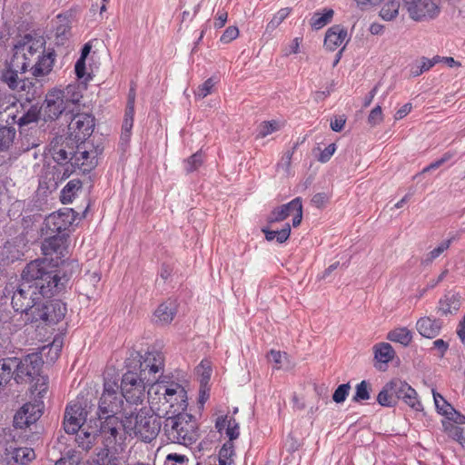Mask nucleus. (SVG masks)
I'll list each match as a JSON object with an SVG mask.
<instances>
[{"instance_id":"nucleus-1","label":"nucleus","mask_w":465,"mask_h":465,"mask_svg":"<svg viewBox=\"0 0 465 465\" xmlns=\"http://www.w3.org/2000/svg\"><path fill=\"white\" fill-rule=\"evenodd\" d=\"M54 294L42 292L40 288L26 282H21L12 296V306L24 314L26 322L55 324L66 313V306L61 301H50Z\"/></svg>"},{"instance_id":"nucleus-2","label":"nucleus","mask_w":465,"mask_h":465,"mask_svg":"<svg viewBox=\"0 0 465 465\" xmlns=\"http://www.w3.org/2000/svg\"><path fill=\"white\" fill-rule=\"evenodd\" d=\"M54 57V51L45 48L43 37L25 35L14 47L12 66L16 70L30 68L35 77H42L52 71Z\"/></svg>"},{"instance_id":"nucleus-3","label":"nucleus","mask_w":465,"mask_h":465,"mask_svg":"<svg viewBox=\"0 0 465 465\" xmlns=\"http://www.w3.org/2000/svg\"><path fill=\"white\" fill-rule=\"evenodd\" d=\"M82 98V89L77 84L48 91L42 105L45 120H56L63 114H73L80 111Z\"/></svg>"},{"instance_id":"nucleus-4","label":"nucleus","mask_w":465,"mask_h":465,"mask_svg":"<svg viewBox=\"0 0 465 465\" xmlns=\"http://www.w3.org/2000/svg\"><path fill=\"white\" fill-rule=\"evenodd\" d=\"M68 279L60 277L54 270L52 260L48 258L36 259L29 262L22 272L21 282H26L40 288L42 292L56 294L65 286Z\"/></svg>"},{"instance_id":"nucleus-5","label":"nucleus","mask_w":465,"mask_h":465,"mask_svg":"<svg viewBox=\"0 0 465 465\" xmlns=\"http://www.w3.org/2000/svg\"><path fill=\"white\" fill-rule=\"evenodd\" d=\"M177 412V410L166 411L163 424V435L167 442L189 446L199 437L198 425L194 417L189 413Z\"/></svg>"},{"instance_id":"nucleus-6","label":"nucleus","mask_w":465,"mask_h":465,"mask_svg":"<svg viewBox=\"0 0 465 465\" xmlns=\"http://www.w3.org/2000/svg\"><path fill=\"white\" fill-rule=\"evenodd\" d=\"M161 412L148 411L144 408L137 412H132L123 420V426L129 434H134L143 441L151 442L160 432Z\"/></svg>"},{"instance_id":"nucleus-7","label":"nucleus","mask_w":465,"mask_h":465,"mask_svg":"<svg viewBox=\"0 0 465 465\" xmlns=\"http://www.w3.org/2000/svg\"><path fill=\"white\" fill-rule=\"evenodd\" d=\"M49 384L46 380H35L31 385L30 398L34 402H27L15 413L14 426L23 429L35 423L43 414L44 401L46 397Z\"/></svg>"},{"instance_id":"nucleus-8","label":"nucleus","mask_w":465,"mask_h":465,"mask_svg":"<svg viewBox=\"0 0 465 465\" xmlns=\"http://www.w3.org/2000/svg\"><path fill=\"white\" fill-rule=\"evenodd\" d=\"M125 372L123 378H147L148 375L163 374V355L159 351L145 352L140 355L134 352L125 361Z\"/></svg>"},{"instance_id":"nucleus-9","label":"nucleus","mask_w":465,"mask_h":465,"mask_svg":"<svg viewBox=\"0 0 465 465\" xmlns=\"http://www.w3.org/2000/svg\"><path fill=\"white\" fill-rule=\"evenodd\" d=\"M398 400H402L415 411H423L422 404L418 400L416 391L402 380H391L377 396L378 403L384 407L395 406Z\"/></svg>"},{"instance_id":"nucleus-10","label":"nucleus","mask_w":465,"mask_h":465,"mask_svg":"<svg viewBox=\"0 0 465 465\" xmlns=\"http://www.w3.org/2000/svg\"><path fill=\"white\" fill-rule=\"evenodd\" d=\"M42 366L38 354H29L23 360L5 358L0 361V378H36L41 375Z\"/></svg>"},{"instance_id":"nucleus-11","label":"nucleus","mask_w":465,"mask_h":465,"mask_svg":"<svg viewBox=\"0 0 465 465\" xmlns=\"http://www.w3.org/2000/svg\"><path fill=\"white\" fill-rule=\"evenodd\" d=\"M184 393L185 390L183 387L177 383L168 385L163 381H160V380H156L147 391V399L151 404V411L165 413L166 411L161 409L159 404L163 406V401H171L173 403V396L183 397Z\"/></svg>"},{"instance_id":"nucleus-12","label":"nucleus","mask_w":465,"mask_h":465,"mask_svg":"<svg viewBox=\"0 0 465 465\" xmlns=\"http://www.w3.org/2000/svg\"><path fill=\"white\" fill-rule=\"evenodd\" d=\"M405 9L413 21H428L436 18L440 7L433 0H402Z\"/></svg>"},{"instance_id":"nucleus-13","label":"nucleus","mask_w":465,"mask_h":465,"mask_svg":"<svg viewBox=\"0 0 465 465\" xmlns=\"http://www.w3.org/2000/svg\"><path fill=\"white\" fill-rule=\"evenodd\" d=\"M74 220L73 209H64L48 215L42 226V234H63L62 232L67 230Z\"/></svg>"},{"instance_id":"nucleus-14","label":"nucleus","mask_w":465,"mask_h":465,"mask_svg":"<svg viewBox=\"0 0 465 465\" xmlns=\"http://www.w3.org/2000/svg\"><path fill=\"white\" fill-rule=\"evenodd\" d=\"M289 216H292V226L297 227L301 224L302 219V203L300 197H296L286 204L275 208L269 215L270 223H278L284 221Z\"/></svg>"},{"instance_id":"nucleus-15","label":"nucleus","mask_w":465,"mask_h":465,"mask_svg":"<svg viewBox=\"0 0 465 465\" xmlns=\"http://www.w3.org/2000/svg\"><path fill=\"white\" fill-rule=\"evenodd\" d=\"M45 238L42 242L43 254L47 256L56 255L61 258L67 253V238L65 234H48L44 235Z\"/></svg>"},{"instance_id":"nucleus-16","label":"nucleus","mask_w":465,"mask_h":465,"mask_svg":"<svg viewBox=\"0 0 465 465\" xmlns=\"http://www.w3.org/2000/svg\"><path fill=\"white\" fill-rule=\"evenodd\" d=\"M78 112L73 114L74 117L69 124V129L80 140L91 135L94 127V118L90 114Z\"/></svg>"},{"instance_id":"nucleus-17","label":"nucleus","mask_w":465,"mask_h":465,"mask_svg":"<svg viewBox=\"0 0 465 465\" xmlns=\"http://www.w3.org/2000/svg\"><path fill=\"white\" fill-rule=\"evenodd\" d=\"M89 143H84L77 146V150L71 156V160L81 167L84 172L93 169L96 165V158L100 152L97 149H90Z\"/></svg>"},{"instance_id":"nucleus-18","label":"nucleus","mask_w":465,"mask_h":465,"mask_svg":"<svg viewBox=\"0 0 465 465\" xmlns=\"http://www.w3.org/2000/svg\"><path fill=\"white\" fill-rule=\"evenodd\" d=\"M121 395L127 402L142 403L145 398V384L143 380H122Z\"/></svg>"},{"instance_id":"nucleus-19","label":"nucleus","mask_w":465,"mask_h":465,"mask_svg":"<svg viewBox=\"0 0 465 465\" xmlns=\"http://www.w3.org/2000/svg\"><path fill=\"white\" fill-rule=\"evenodd\" d=\"M105 429L106 428L103 429L102 431H98L97 429L84 427L80 429L75 435L74 441L83 450L88 451L100 441L104 443L103 434L106 431Z\"/></svg>"},{"instance_id":"nucleus-20","label":"nucleus","mask_w":465,"mask_h":465,"mask_svg":"<svg viewBox=\"0 0 465 465\" xmlns=\"http://www.w3.org/2000/svg\"><path fill=\"white\" fill-rule=\"evenodd\" d=\"M134 103H135V90L131 88L128 94L127 104L124 112V117L122 125L121 142L122 143H128L132 134V128L134 125Z\"/></svg>"},{"instance_id":"nucleus-21","label":"nucleus","mask_w":465,"mask_h":465,"mask_svg":"<svg viewBox=\"0 0 465 465\" xmlns=\"http://www.w3.org/2000/svg\"><path fill=\"white\" fill-rule=\"evenodd\" d=\"M122 402L123 400L111 397L110 394L107 393H103L98 406L99 419H104L108 423L117 421V418L114 417V414L119 410Z\"/></svg>"},{"instance_id":"nucleus-22","label":"nucleus","mask_w":465,"mask_h":465,"mask_svg":"<svg viewBox=\"0 0 465 465\" xmlns=\"http://www.w3.org/2000/svg\"><path fill=\"white\" fill-rule=\"evenodd\" d=\"M348 40L347 30L343 26L336 25L327 30L324 46L330 51H334L342 45H345Z\"/></svg>"},{"instance_id":"nucleus-23","label":"nucleus","mask_w":465,"mask_h":465,"mask_svg":"<svg viewBox=\"0 0 465 465\" xmlns=\"http://www.w3.org/2000/svg\"><path fill=\"white\" fill-rule=\"evenodd\" d=\"M177 313V304L174 301L161 303L153 313V321L159 325L170 324Z\"/></svg>"},{"instance_id":"nucleus-24","label":"nucleus","mask_w":465,"mask_h":465,"mask_svg":"<svg viewBox=\"0 0 465 465\" xmlns=\"http://www.w3.org/2000/svg\"><path fill=\"white\" fill-rule=\"evenodd\" d=\"M441 327L442 323L440 321L431 319L430 317H422L416 323L418 332L428 339H432L438 336L440 332Z\"/></svg>"},{"instance_id":"nucleus-25","label":"nucleus","mask_w":465,"mask_h":465,"mask_svg":"<svg viewBox=\"0 0 465 465\" xmlns=\"http://www.w3.org/2000/svg\"><path fill=\"white\" fill-rule=\"evenodd\" d=\"M27 70H16L12 66V59L8 63L7 68L3 72L2 81L5 82L12 90H22L25 87V82L19 77Z\"/></svg>"},{"instance_id":"nucleus-26","label":"nucleus","mask_w":465,"mask_h":465,"mask_svg":"<svg viewBox=\"0 0 465 465\" xmlns=\"http://www.w3.org/2000/svg\"><path fill=\"white\" fill-rule=\"evenodd\" d=\"M395 351L390 343H380L374 346V358L376 366L382 369L383 365L393 359Z\"/></svg>"},{"instance_id":"nucleus-27","label":"nucleus","mask_w":465,"mask_h":465,"mask_svg":"<svg viewBox=\"0 0 465 465\" xmlns=\"http://www.w3.org/2000/svg\"><path fill=\"white\" fill-rule=\"evenodd\" d=\"M460 307V301L456 294H446L440 300L438 310L442 315L456 312Z\"/></svg>"},{"instance_id":"nucleus-28","label":"nucleus","mask_w":465,"mask_h":465,"mask_svg":"<svg viewBox=\"0 0 465 465\" xmlns=\"http://www.w3.org/2000/svg\"><path fill=\"white\" fill-rule=\"evenodd\" d=\"M387 338L391 341L399 342L404 346H407L412 340V333L408 328L401 327L391 331L388 333Z\"/></svg>"},{"instance_id":"nucleus-29","label":"nucleus","mask_w":465,"mask_h":465,"mask_svg":"<svg viewBox=\"0 0 465 465\" xmlns=\"http://www.w3.org/2000/svg\"><path fill=\"white\" fill-rule=\"evenodd\" d=\"M82 187V182L79 179H73L67 183V184L61 191V202L64 204L70 203Z\"/></svg>"},{"instance_id":"nucleus-30","label":"nucleus","mask_w":465,"mask_h":465,"mask_svg":"<svg viewBox=\"0 0 465 465\" xmlns=\"http://www.w3.org/2000/svg\"><path fill=\"white\" fill-rule=\"evenodd\" d=\"M332 9H323L322 12H316L311 18V25L312 28L319 30L329 24L333 16Z\"/></svg>"},{"instance_id":"nucleus-31","label":"nucleus","mask_w":465,"mask_h":465,"mask_svg":"<svg viewBox=\"0 0 465 465\" xmlns=\"http://www.w3.org/2000/svg\"><path fill=\"white\" fill-rule=\"evenodd\" d=\"M14 98L8 99V104L5 105L4 111H0V125L5 124V126L11 125L16 122L15 113L16 104L12 101Z\"/></svg>"},{"instance_id":"nucleus-32","label":"nucleus","mask_w":465,"mask_h":465,"mask_svg":"<svg viewBox=\"0 0 465 465\" xmlns=\"http://www.w3.org/2000/svg\"><path fill=\"white\" fill-rule=\"evenodd\" d=\"M444 431L452 440L458 441L463 448H465V435L463 429L453 424L450 421H442Z\"/></svg>"},{"instance_id":"nucleus-33","label":"nucleus","mask_w":465,"mask_h":465,"mask_svg":"<svg viewBox=\"0 0 465 465\" xmlns=\"http://www.w3.org/2000/svg\"><path fill=\"white\" fill-rule=\"evenodd\" d=\"M400 2L397 0H391L386 2L381 11L380 16L385 21H391L399 15Z\"/></svg>"},{"instance_id":"nucleus-34","label":"nucleus","mask_w":465,"mask_h":465,"mask_svg":"<svg viewBox=\"0 0 465 465\" xmlns=\"http://www.w3.org/2000/svg\"><path fill=\"white\" fill-rule=\"evenodd\" d=\"M35 458V450L32 448H16L13 452V459L16 463L26 465Z\"/></svg>"},{"instance_id":"nucleus-35","label":"nucleus","mask_w":465,"mask_h":465,"mask_svg":"<svg viewBox=\"0 0 465 465\" xmlns=\"http://www.w3.org/2000/svg\"><path fill=\"white\" fill-rule=\"evenodd\" d=\"M267 359L274 369L279 370L284 367H289L288 356L285 352L271 350L267 355Z\"/></svg>"},{"instance_id":"nucleus-36","label":"nucleus","mask_w":465,"mask_h":465,"mask_svg":"<svg viewBox=\"0 0 465 465\" xmlns=\"http://www.w3.org/2000/svg\"><path fill=\"white\" fill-rule=\"evenodd\" d=\"M262 232H264L267 241L276 240L279 243H282L287 241L290 236L291 226L289 223H286L284 227L280 231L262 229Z\"/></svg>"},{"instance_id":"nucleus-37","label":"nucleus","mask_w":465,"mask_h":465,"mask_svg":"<svg viewBox=\"0 0 465 465\" xmlns=\"http://www.w3.org/2000/svg\"><path fill=\"white\" fill-rule=\"evenodd\" d=\"M84 409L80 404H74L71 406H67L64 412V419L68 420L71 417L70 421L77 423V425H83L84 421V417L83 416Z\"/></svg>"},{"instance_id":"nucleus-38","label":"nucleus","mask_w":465,"mask_h":465,"mask_svg":"<svg viewBox=\"0 0 465 465\" xmlns=\"http://www.w3.org/2000/svg\"><path fill=\"white\" fill-rule=\"evenodd\" d=\"M15 130L11 126L0 127V151L8 149L15 139Z\"/></svg>"},{"instance_id":"nucleus-39","label":"nucleus","mask_w":465,"mask_h":465,"mask_svg":"<svg viewBox=\"0 0 465 465\" xmlns=\"http://www.w3.org/2000/svg\"><path fill=\"white\" fill-rule=\"evenodd\" d=\"M122 380H104L103 393L110 394L111 397L122 400Z\"/></svg>"},{"instance_id":"nucleus-40","label":"nucleus","mask_w":465,"mask_h":465,"mask_svg":"<svg viewBox=\"0 0 465 465\" xmlns=\"http://www.w3.org/2000/svg\"><path fill=\"white\" fill-rule=\"evenodd\" d=\"M292 9L289 7L280 9L266 25V32L274 31L291 14Z\"/></svg>"},{"instance_id":"nucleus-41","label":"nucleus","mask_w":465,"mask_h":465,"mask_svg":"<svg viewBox=\"0 0 465 465\" xmlns=\"http://www.w3.org/2000/svg\"><path fill=\"white\" fill-rule=\"evenodd\" d=\"M281 123L275 120L262 122L259 125L257 136L260 138H264L267 135L277 132L278 130L281 129Z\"/></svg>"},{"instance_id":"nucleus-42","label":"nucleus","mask_w":465,"mask_h":465,"mask_svg":"<svg viewBox=\"0 0 465 465\" xmlns=\"http://www.w3.org/2000/svg\"><path fill=\"white\" fill-rule=\"evenodd\" d=\"M442 402L447 408V411H444V416L447 418V421H450L455 425L465 424V416L458 412L450 404H449L445 400H442Z\"/></svg>"},{"instance_id":"nucleus-43","label":"nucleus","mask_w":465,"mask_h":465,"mask_svg":"<svg viewBox=\"0 0 465 465\" xmlns=\"http://www.w3.org/2000/svg\"><path fill=\"white\" fill-rule=\"evenodd\" d=\"M106 424L105 425H101V429L98 430V431H102L103 429L106 428L105 429V432H104V441L106 440L108 441V443H103L104 445L105 448H108L109 444L113 443L115 441V439H116V436L118 434V430L117 428L114 426V423L116 421H113L111 423H108V421H105Z\"/></svg>"},{"instance_id":"nucleus-44","label":"nucleus","mask_w":465,"mask_h":465,"mask_svg":"<svg viewBox=\"0 0 465 465\" xmlns=\"http://www.w3.org/2000/svg\"><path fill=\"white\" fill-rule=\"evenodd\" d=\"M91 465H118L115 457L108 456V448H103Z\"/></svg>"},{"instance_id":"nucleus-45","label":"nucleus","mask_w":465,"mask_h":465,"mask_svg":"<svg viewBox=\"0 0 465 465\" xmlns=\"http://www.w3.org/2000/svg\"><path fill=\"white\" fill-rule=\"evenodd\" d=\"M91 465H118L115 457L108 456V448H103Z\"/></svg>"},{"instance_id":"nucleus-46","label":"nucleus","mask_w":465,"mask_h":465,"mask_svg":"<svg viewBox=\"0 0 465 465\" xmlns=\"http://www.w3.org/2000/svg\"><path fill=\"white\" fill-rule=\"evenodd\" d=\"M63 342L59 339H54V341L48 346L45 347L43 351L47 349V358L50 361H54L58 359L61 350H62Z\"/></svg>"},{"instance_id":"nucleus-47","label":"nucleus","mask_w":465,"mask_h":465,"mask_svg":"<svg viewBox=\"0 0 465 465\" xmlns=\"http://www.w3.org/2000/svg\"><path fill=\"white\" fill-rule=\"evenodd\" d=\"M203 163V156L201 153H196L186 161H184V169L186 173L196 171Z\"/></svg>"},{"instance_id":"nucleus-48","label":"nucleus","mask_w":465,"mask_h":465,"mask_svg":"<svg viewBox=\"0 0 465 465\" xmlns=\"http://www.w3.org/2000/svg\"><path fill=\"white\" fill-rule=\"evenodd\" d=\"M216 81L211 77L207 79L203 84H201L195 92V96L203 99L210 94L214 87Z\"/></svg>"},{"instance_id":"nucleus-49","label":"nucleus","mask_w":465,"mask_h":465,"mask_svg":"<svg viewBox=\"0 0 465 465\" xmlns=\"http://www.w3.org/2000/svg\"><path fill=\"white\" fill-rule=\"evenodd\" d=\"M186 392L183 394V397H177V396H173V403H172L171 401H163V409H164L165 411L167 407H169L170 409H173L175 407H177L175 410H177V411L180 412V411H184L187 407V404H186Z\"/></svg>"},{"instance_id":"nucleus-50","label":"nucleus","mask_w":465,"mask_h":465,"mask_svg":"<svg viewBox=\"0 0 465 465\" xmlns=\"http://www.w3.org/2000/svg\"><path fill=\"white\" fill-rule=\"evenodd\" d=\"M233 444L231 441H228L223 444L219 452V463L220 465H227V460H229L233 455Z\"/></svg>"},{"instance_id":"nucleus-51","label":"nucleus","mask_w":465,"mask_h":465,"mask_svg":"<svg viewBox=\"0 0 465 465\" xmlns=\"http://www.w3.org/2000/svg\"><path fill=\"white\" fill-rule=\"evenodd\" d=\"M198 378H211L213 375L212 364L208 360H203L195 369Z\"/></svg>"},{"instance_id":"nucleus-52","label":"nucleus","mask_w":465,"mask_h":465,"mask_svg":"<svg viewBox=\"0 0 465 465\" xmlns=\"http://www.w3.org/2000/svg\"><path fill=\"white\" fill-rule=\"evenodd\" d=\"M164 465H189V459L183 454L170 453L166 457Z\"/></svg>"},{"instance_id":"nucleus-53","label":"nucleus","mask_w":465,"mask_h":465,"mask_svg":"<svg viewBox=\"0 0 465 465\" xmlns=\"http://www.w3.org/2000/svg\"><path fill=\"white\" fill-rule=\"evenodd\" d=\"M61 458L67 465H78L83 459L81 453L73 449L68 450Z\"/></svg>"},{"instance_id":"nucleus-54","label":"nucleus","mask_w":465,"mask_h":465,"mask_svg":"<svg viewBox=\"0 0 465 465\" xmlns=\"http://www.w3.org/2000/svg\"><path fill=\"white\" fill-rule=\"evenodd\" d=\"M350 389H351V386L349 383L340 385L335 390V391L332 395V400L337 403L343 402L349 394Z\"/></svg>"},{"instance_id":"nucleus-55","label":"nucleus","mask_w":465,"mask_h":465,"mask_svg":"<svg viewBox=\"0 0 465 465\" xmlns=\"http://www.w3.org/2000/svg\"><path fill=\"white\" fill-rule=\"evenodd\" d=\"M451 243V239L443 241L440 245L436 248H434L432 251H430L427 255V260L429 262H432L436 258H438L444 251L449 249L450 245Z\"/></svg>"},{"instance_id":"nucleus-56","label":"nucleus","mask_w":465,"mask_h":465,"mask_svg":"<svg viewBox=\"0 0 465 465\" xmlns=\"http://www.w3.org/2000/svg\"><path fill=\"white\" fill-rule=\"evenodd\" d=\"M226 435L229 438V441H232L233 440L237 439L239 437V424L233 418H230L228 424L226 426Z\"/></svg>"},{"instance_id":"nucleus-57","label":"nucleus","mask_w":465,"mask_h":465,"mask_svg":"<svg viewBox=\"0 0 465 465\" xmlns=\"http://www.w3.org/2000/svg\"><path fill=\"white\" fill-rule=\"evenodd\" d=\"M383 120L382 110L380 105L375 106L370 113L368 116V123L371 126H375L381 124Z\"/></svg>"},{"instance_id":"nucleus-58","label":"nucleus","mask_w":465,"mask_h":465,"mask_svg":"<svg viewBox=\"0 0 465 465\" xmlns=\"http://www.w3.org/2000/svg\"><path fill=\"white\" fill-rule=\"evenodd\" d=\"M53 150V158L54 160L59 163L63 164L64 163H66L69 159L71 160V157H69L72 153H68L63 148H55L54 146L52 148Z\"/></svg>"},{"instance_id":"nucleus-59","label":"nucleus","mask_w":465,"mask_h":465,"mask_svg":"<svg viewBox=\"0 0 465 465\" xmlns=\"http://www.w3.org/2000/svg\"><path fill=\"white\" fill-rule=\"evenodd\" d=\"M39 112L36 109H31L23 116L19 117L17 123L19 125H25L37 121Z\"/></svg>"},{"instance_id":"nucleus-60","label":"nucleus","mask_w":465,"mask_h":465,"mask_svg":"<svg viewBox=\"0 0 465 465\" xmlns=\"http://www.w3.org/2000/svg\"><path fill=\"white\" fill-rule=\"evenodd\" d=\"M239 35V30L236 26H229L222 35L220 41L228 44L236 39Z\"/></svg>"},{"instance_id":"nucleus-61","label":"nucleus","mask_w":465,"mask_h":465,"mask_svg":"<svg viewBox=\"0 0 465 465\" xmlns=\"http://www.w3.org/2000/svg\"><path fill=\"white\" fill-rule=\"evenodd\" d=\"M370 398V393L368 391V384L362 380V381L356 388V394L353 398L354 401L360 400H368Z\"/></svg>"},{"instance_id":"nucleus-62","label":"nucleus","mask_w":465,"mask_h":465,"mask_svg":"<svg viewBox=\"0 0 465 465\" xmlns=\"http://www.w3.org/2000/svg\"><path fill=\"white\" fill-rule=\"evenodd\" d=\"M359 9L367 11L380 5L383 0H353Z\"/></svg>"},{"instance_id":"nucleus-63","label":"nucleus","mask_w":465,"mask_h":465,"mask_svg":"<svg viewBox=\"0 0 465 465\" xmlns=\"http://www.w3.org/2000/svg\"><path fill=\"white\" fill-rule=\"evenodd\" d=\"M210 388L206 380H202L199 389V403L202 405L209 399Z\"/></svg>"},{"instance_id":"nucleus-64","label":"nucleus","mask_w":465,"mask_h":465,"mask_svg":"<svg viewBox=\"0 0 465 465\" xmlns=\"http://www.w3.org/2000/svg\"><path fill=\"white\" fill-rule=\"evenodd\" d=\"M329 201V196L325 193H318L312 198V203L317 208H322Z\"/></svg>"}]
</instances>
